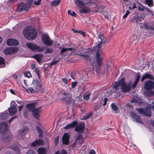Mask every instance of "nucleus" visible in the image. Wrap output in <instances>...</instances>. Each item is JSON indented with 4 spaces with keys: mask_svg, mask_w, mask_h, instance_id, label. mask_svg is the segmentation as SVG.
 <instances>
[{
    "mask_svg": "<svg viewBox=\"0 0 154 154\" xmlns=\"http://www.w3.org/2000/svg\"><path fill=\"white\" fill-rule=\"evenodd\" d=\"M23 34L25 37L29 40H33L37 36V32L34 27L29 26L26 27L23 30Z\"/></svg>",
    "mask_w": 154,
    "mask_h": 154,
    "instance_id": "obj_1",
    "label": "nucleus"
},
{
    "mask_svg": "<svg viewBox=\"0 0 154 154\" xmlns=\"http://www.w3.org/2000/svg\"><path fill=\"white\" fill-rule=\"evenodd\" d=\"M152 103L153 105H149V107L148 106L144 109L137 108L136 109V110L138 113L140 114H143L146 116L150 117L152 114L151 109L154 111V103L152 102Z\"/></svg>",
    "mask_w": 154,
    "mask_h": 154,
    "instance_id": "obj_2",
    "label": "nucleus"
},
{
    "mask_svg": "<svg viewBox=\"0 0 154 154\" xmlns=\"http://www.w3.org/2000/svg\"><path fill=\"white\" fill-rule=\"evenodd\" d=\"M94 53L96 55V59L97 64L101 66L102 65V60L103 57V52L100 49H97V50L94 51Z\"/></svg>",
    "mask_w": 154,
    "mask_h": 154,
    "instance_id": "obj_3",
    "label": "nucleus"
},
{
    "mask_svg": "<svg viewBox=\"0 0 154 154\" xmlns=\"http://www.w3.org/2000/svg\"><path fill=\"white\" fill-rule=\"evenodd\" d=\"M42 40L44 44L47 46H51L53 43L52 40L47 34H44L42 35Z\"/></svg>",
    "mask_w": 154,
    "mask_h": 154,
    "instance_id": "obj_4",
    "label": "nucleus"
},
{
    "mask_svg": "<svg viewBox=\"0 0 154 154\" xmlns=\"http://www.w3.org/2000/svg\"><path fill=\"white\" fill-rule=\"evenodd\" d=\"M83 139L81 134H79L76 137L75 141L72 145L71 146L73 148L80 147L82 144Z\"/></svg>",
    "mask_w": 154,
    "mask_h": 154,
    "instance_id": "obj_5",
    "label": "nucleus"
},
{
    "mask_svg": "<svg viewBox=\"0 0 154 154\" xmlns=\"http://www.w3.org/2000/svg\"><path fill=\"white\" fill-rule=\"evenodd\" d=\"M131 81H130L127 83H125L124 82L121 87L122 91L124 93L129 91L131 89Z\"/></svg>",
    "mask_w": 154,
    "mask_h": 154,
    "instance_id": "obj_6",
    "label": "nucleus"
},
{
    "mask_svg": "<svg viewBox=\"0 0 154 154\" xmlns=\"http://www.w3.org/2000/svg\"><path fill=\"white\" fill-rule=\"evenodd\" d=\"M154 87V82L149 80L146 81L144 86V88L146 90H150Z\"/></svg>",
    "mask_w": 154,
    "mask_h": 154,
    "instance_id": "obj_7",
    "label": "nucleus"
},
{
    "mask_svg": "<svg viewBox=\"0 0 154 154\" xmlns=\"http://www.w3.org/2000/svg\"><path fill=\"white\" fill-rule=\"evenodd\" d=\"M29 7L27 6L26 5L23 3L19 4L17 6V11L21 12L24 10L27 11L29 9Z\"/></svg>",
    "mask_w": 154,
    "mask_h": 154,
    "instance_id": "obj_8",
    "label": "nucleus"
},
{
    "mask_svg": "<svg viewBox=\"0 0 154 154\" xmlns=\"http://www.w3.org/2000/svg\"><path fill=\"white\" fill-rule=\"evenodd\" d=\"M32 51L42 52L44 54L47 53H51L53 52L52 49H46V51L45 50V49H30Z\"/></svg>",
    "mask_w": 154,
    "mask_h": 154,
    "instance_id": "obj_9",
    "label": "nucleus"
},
{
    "mask_svg": "<svg viewBox=\"0 0 154 154\" xmlns=\"http://www.w3.org/2000/svg\"><path fill=\"white\" fill-rule=\"evenodd\" d=\"M74 130L79 133L83 132L85 128V125L84 123L81 122L79 125L76 126Z\"/></svg>",
    "mask_w": 154,
    "mask_h": 154,
    "instance_id": "obj_10",
    "label": "nucleus"
},
{
    "mask_svg": "<svg viewBox=\"0 0 154 154\" xmlns=\"http://www.w3.org/2000/svg\"><path fill=\"white\" fill-rule=\"evenodd\" d=\"M98 41L100 40V42H99L98 44L97 45V46L95 48H100L102 47L100 45L102 44H104L105 42V40L104 39V37L103 36V34H101L100 33H98Z\"/></svg>",
    "mask_w": 154,
    "mask_h": 154,
    "instance_id": "obj_11",
    "label": "nucleus"
},
{
    "mask_svg": "<svg viewBox=\"0 0 154 154\" xmlns=\"http://www.w3.org/2000/svg\"><path fill=\"white\" fill-rule=\"evenodd\" d=\"M8 129V125L5 122L0 123V133L4 134L7 131Z\"/></svg>",
    "mask_w": 154,
    "mask_h": 154,
    "instance_id": "obj_12",
    "label": "nucleus"
},
{
    "mask_svg": "<svg viewBox=\"0 0 154 154\" xmlns=\"http://www.w3.org/2000/svg\"><path fill=\"white\" fill-rule=\"evenodd\" d=\"M125 81V78H122L118 81L115 82V84L113 86V88L115 90H117L119 89L120 86H122Z\"/></svg>",
    "mask_w": 154,
    "mask_h": 154,
    "instance_id": "obj_13",
    "label": "nucleus"
},
{
    "mask_svg": "<svg viewBox=\"0 0 154 154\" xmlns=\"http://www.w3.org/2000/svg\"><path fill=\"white\" fill-rule=\"evenodd\" d=\"M32 86L36 91L39 90L41 87V85L40 83L37 79L33 80L32 83Z\"/></svg>",
    "mask_w": 154,
    "mask_h": 154,
    "instance_id": "obj_14",
    "label": "nucleus"
},
{
    "mask_svg": "<svg viewBox=\"0 0 154 154\" xmlns=\"http://www.w3.org/2000/svg\"><path fill=\"white\" fill-rule=\"evenodd\" d=\"M6 43L8 46H16L19 44V43L17 40L13 39H8Z\"/></svg>",
    "mask_w": 154,
    "mask_h": 154,
    "instance_id": "obj_15",
    "label": "nucleus"
},
{
    "mask_svg": "<svg viewBox=\"0 0 154 154\" xmlns=\"http://www.w3.org/2000/svg\"><path fill=\"white\" fill-rule=\"evenodd\" d=\"M144 20L143 17L140 16H138L136 15L134 16L133 18L130 20L132 23H139V22H141Z\"/></svg>",
    "mask_w": 154,
    "mask_h": 154,
    "instance_id": "obj_16",
    "label": "nucleus"
},
{
    "mask_svg": "<svg viewBox=\"0 0 154 154\" xmlns=\"http://www.w3.org/2000/svg\"><path fill=\"white\" fill-rule=\"evenodd\" d=\"M41 111V108L40 107L35 109L32 111V115L35 119H38L40 117L39 114Z\"/></svg>",
    "mask_w": 154,
    "mask_h": 154,
    "instance_id": "obj_17",
    "label": "nucleus"
},
{
    "mask_svg": "<svg viewBox=\"0 0 154 154\" xmlns=\"http://www.w3.org/2000/svg\"><path fill=\"white\" fill-rule=\"evenodd\" d=\"M18 51V49H5L4 53L5 55H9L14 54Z\"/></svg>",
    "mask_w": 154,
    "mask_h": 154,
    "instance_id": "obj_18",
    "label": "nucleus"
},
{
    "mask_svg": "<svg viewBox=\"0 0 154 154\" xmlns=\"http://www.w3.org/2000/svg\"><path fill=\"white\" fill-rule=\"evenodd\" d=\"M28 130V128L25 127L24 130H23L20 132L18 134L19 139L20 140H22L24 138L26 134V132Z\"/></svg>",
    "mask_w": 154,
    "mask_h": 154,
    "instance_id": "obj_19",
    "label": "nucleus"
},
{
    "mask_svg": "<svg viewBox=\"0 0 154 154\" xmlns=\"http://www.w3.org/2000/svg\"><path fill=\"white\" fill-rule=\"evenodd\" d=\"M69 139V136L67 133H65L62 137V141L63 143L66 145L68 144Z\"/></svg>",
    "mask_w": 154,
    "mask_h": 154,
    "instance_id": "obj_20",
    "label": "nucleus"
},
{
    "mask_svg": "<svg viewBox=\"0 0 154 154\" xmlns=\"http://www.w3.org/2000/svg\"><path fill=\"white\" fill-rule=\"evenodd\" d=\"M130 115L133 118L134 120L139 123H142L140 119V116H139L132 112H131L130 113Z\"/></svg>",
    "mask_w": 154,
    "mask_h": 154,
    "instance_id": "obj_21",
    "label": "nucleus"
},
{
    "mask_svg": "<svg viewBox=\"0 0 154 154\" xmlns=\"http://www.w3.org/2000/svg\"><path fill=\"white\" fill-rule=\"evenodd\" d=\"M78 124L76 121H73L70 124L66 125L64 128V129H68L73 128Z\"/></svg>",
    "mask_w": 154,
    "mask_h": 154,
    "instance_id": "obj_22",
    "label": "nucleus"
},
{
    "mask_svg": "<svg viewBox=\"0 0 154 154\" xmlns=\"http://www.w3.org/2000/svg\"><path fill=\"white\" fill-rule=\"evenodd\" d=\"M44 143V142L42 139H39L32 142L31 144V146H35L37 145H43Z\"/></svg>",
    "mask_w": 154,
    "mask_h": 154,
    "instance_id": "obj_23",
    "label": "nucleus"
},
{
    "mask_svg": "<svg viewBox=\"0 0 154 154\" xmlns=\"http://www.w3.org/2000/svg\"><path fill=\"white\" fill-rule=\"evenodd\" d=\"M9 113L11 116H13L17 112V109L15 105H13L9 109Z\"/></svg>",
    "mask_w": 154,
    "mask_h": 154,
    "instance_id": "obj_24",
    "label": "nucleus"
},
{
    "mask_svg": "<svg viewBox=\"0 0 154 154\" xmlns=\"http://www.w3.org/2000/svg\"><path fill=\"white\" fill-rule=\"evenodd\" d=\"M74 1L75 4L79 8H81L88 3V2H84L82 0H74Z\"/></svg>",
    "mask_w": 154,
    "mask_h": 154,
    "instance_id": "obj_25",
    "label": "nucleus"
},
{
    "mask_svg": "<svg viewBox=\"0 0 154 154\" xmlns=\"http://www.w3.org/2000/svg\"><path fill=\"white\" fill-rule=\"evenodd\" d=\"M148 78L151 80L154 79L153 77L148 72L143 75L141 79V81L142 82L146 79Z\"/></svg>",
    "mask_w": 154,
    "mask_h": 154,
    "instance_id": "obj_26",
    "label": "nucleus"
},
{
    "mask_svg": "<svg viewBox=\"0 0 154 154\" xmlns=\"http://www.w3.org/2000/svg\"><path fill=\"white\" fill-rule=\"evenodd\" d=\"M43 56V54H39L33 55L32 57L35 59L38 63H40Z\"/></svg>",
    "mask_w": 154,
    "mask_h": 154,
    "instance_id": "obj_27",
    "label": "nucleus"
},
{
    "mask_svg": "<svg viewBox=\"0 0 154 154\" xmlns=\"http://www.w3.org/2000/svg\"><path fill=\"white\" fill-rule=\"evenodd\" d=\"M26 110L27 111L32 112V111L35 109H34L35 104L32 103L27 104L26 105Z\"/></svg>",
    "mask_w": 154,
    "mask_h": 154,
    "instance_id": "obj_28",
    "label": "nucleus"
},
{
    "mask_svg": "<svg viewBox=\"0 0 154 154\" xmlns=\"http://www.w3.org/2000/svg\"><path fill=\"white\" fill-rule=\"evenodd\" d=\"M90 11V8L88 7H85L79 11L80 13H89Z\"/></svg>",
    "mask_w": 154,
    "mask_h": 154,
    "instance_id": "obj_29",
    "label": "nucleus"
},
{
    "mask_svg": "<svg viewBox=\"0 0 154 154\" xmlns=\"http://www.w3.org/2000/svg\"><path fill=\"white\" fill-rule=\"evenodd\" d=\"M140 78V75L139 74H138L137 76L136 79L134 82L133 84L132 85L131 87L132 89H134L136 87V85L138 84Z\"/></svg>",
    "mask_w": 154,
    "mask_h": 154,
    "instance_id": "obj_30",
    "label": "nucleus"
},
{
    "mask_svg": "<svg viewBox=\"0 0 154 154\" xmlns=\"http://www.w3.org/2000/svg\"><path fill=\"white\" fill-rule=\"evenodd\" d=\"M26 45L28 48H39L35 44L31 42L26 43Z\"/></svg>",
    "mask_w": 154,
    "mask_h": 154,
    "instance_id": "obj_31",
    "label": "nucleus"
},
{
    "mask_svg": "<svg viewBox=\"0 0 154 154\" xmlns=\"http://www.w3.org/2000/svg\"><path fill=\"white\" fill-rule=\"evenodd\" d=\"M146 90H147L145 92L146 95L149 97L152 96L154 95V93L152 90H151V89Z\"/></svg>",
    "mask_w": 154,
    "mask_h": 154,
    "instance_id": "obj_32",
    "label": "nucleus"
},
{
    "mask_svg": "<svg viewBox=\"0 0 154 154\" xmlns=\"http://www.w3.org/2000/svg\"><path fill=\"white\" fill-rule=\"evenodd\" d=\"M38 154H46V150L45 148H38L37 149Z\"/></svg>",
    "mask_w": 154,
    "mask_h": 154,
    "instance_id": "obj_33",
    "label": "nucleus"
},
{
    "mask_svg": "<svg viewBox=\"0 0 154 154\" xmlns=\"http://www.w3.org/2000/svg\"><path fill=\"white\" fill-rule=\"evenodd\" d=\"M60 2V0H55L52 2L51 4V7L55 6L58 5Z\"/></svg>",
    "mask_w": 154,
    "mask_h": 154,
    "instance_id": "obj_34",
    "label": "nucleus"
},
{
    "mask_svg": "<svg viewBox=\"0 0 154 154\" xmlns=\"http://www.w3.org/2000/svg\"><path fill=\"white\" fill-rule=\"evenodd\" d=\"M111 108L112 110L114 111L115 113L117 112L118 108L114 103H112L111 105Z\"/></svg>",
    "mask_w": 154,
    "mask_h": 154,
    "instance_id": "obj_35",
    "label": "nucleus"
},
{
    "mask_svg": "<svg viewBox=\"0 0 154 154\" xmlns=\"http://www.w3.org/2000/svg\"><path fill=\"white\" fill-rule=\"evenodd\" d=\"M36 130L38 131L39 134L38 136L40 137H43V132L42 131L38 126H36Z\"/></svg>",
    "mask_w": 154,
    "mask_h": 154,
    "instance_id": "obj_36",
    "label": "nucleus"
},
{
    "mask_svg": "<svg viewBox=\"0 0 154 154\" xmlns=\"http://www.w3.org/2000/svg\"><path fill=\"white\" fill-rule=\"evenodd\" d=\"M91 93L89 92L86 93L83 96V98L85 100H88L89 99Z\"/></svg>",
    "mask_w": 154,
    "mask_h": 154,
    "instance_id": "obj_37",
    "label": "nucleus"
},
{
    "mask_svg": "<svg viewBox=\"0 0 154 154\" xmlns=\"http://www.w3.org/2000/svg\"><path fill=\"white\" fill-rule=\"evenodd\" d=\"M26 91L28 93L30 92L31 93H34L37 92L35 90H34L32 88H29L28 89H26Z\"/></svg>",
    "mask_w": 154,
    "mask_h": 154,
    "instance_id": "obj_38",
    "label": "nucleus"
},
{
    "mask_svg": "<svg viewBox=\"0 0 154 154\" xmlns=\"http://www.w3.org/2000/svg\"><path fill=\"white\" fill-rule=\"evenodd\" d=\"M145 4L149 6H153L152 0H145Z\"/></svg>",
    "mask_w": 154,
    "mask_h": 154,
    "instance_id": "obj_39",
    "label": "nucleus"
},
{
    "mask_svg": "<svg viewBox=\"0 0 154 154\" xmlns=\"http://www.w3.org/2000/svg\"><path fill=\"white\" fill-rule=\"evenodd\" d=\"M7 118V114L5 113H2L0 115V119L2 120H5Z\"/></svg>",
    "mask_w": 154,
    "mask_h": 154,
    "instance_id": "obj_40",
    "label": "nucleus"
},
{
    "mask_svg": "<svg viewBox=\"0 0 154 154\" xmlns=\"http://www.w3.org/2000/svg\"><path fill=\"white\" fill-rule=\"evenodd\" d=\"M72 49H62L61 50V54L64 56H65L66 55L64 54L65 52L67 51L68 50L72 51Z\"/></svg>",
    "mask_w": 154,
    "mask_h": 154,
    "instance_id": "obj_41",
    "label": "nucleus"
},
{
    "mask_svg": "<svg viewBox=\"0 0 154 154\" xmlns=\"http://www.w3.org/2000/svg\"><path fill=\"white\" fill-rule=\"evenodd\" d=\"M59 60H52L49 63V66H52L55 65L59 61Z\"/></svg>",
    "mask_w": 154,
    "mask_h": 154,
    "instance_id": "obj_42",
    "label": "nucleus"
},
{
    "mask_svg": "<svg viewBox=\"0 0 154 154\" xmlns=\"http://www.w3.org/2000/svg\"><path fill=\"white\" fill-rule=\"evenodd\" d=\"M23 74L25 76L27 77L28 78L31 77V76L30 73L28 71L24 72Z\"/></svg>",
    "mask_w": 154,
    "mask_h": 154,
    "instance_id": "obj_43",
    "label": "nucleus"
},
{
    "mask_svg": "<svg viewBox=\"0 0 154 154\" xmlns=\"http://www.w3.org/2000/svg\"><path fill=\"white\" fill-rule=\"evenodd\" d=\"M92 115V113H88L87 115L84 116L83 118V119L84 120L90 118Z\"/></svg>",
    "mask_w": 154,
    "mask_h": 154,
    "instance_id": "obj_44",
    "label": "nucleus"
},
{
    "mask_svg": "<svg viewBox=\"0 0 154 154\" xmlns=\"http://www.w3.org/2000/svg\"><path fill=\"white\" fill-rule=\"evenodd\" d=\"M86 53L85 54H82L80 53V54H79L80 56H82L84 57H88V54H90V53L88 51H86Z\"/></svg>",
    "mask_w": 154,
    "mask_h": 154,
    "instance_id": "obj_45",
    "label": "nucleus"
},
{
    "mask_svg": "<svg viewBox=\"0 0 154 154\" xmlns=\"http://www.w3.org/2000/svg\"><path fill=\"white\" fill-rule=\"evenodd\" d=\"M68 14L72 16H74L75 17H76L75 13L74 11H73L72 13H71V11L70 10H69L68 11Z\"/></svg>",
    "mask_w": 154,
    "mask_h": 154,
    "instance_id": "obj_46",
    "label": "nucleus"
},
{
    "mask_svg": "<svg viewBox=\"0 0 154 154\" xmlns=\"http://www.w3.org/2000/svg\"><path fill=\"white\" fill-rule=\"evenodd\" d=\"M29 111H27V110H24L23 111V115L24 117L26 118L28 116V112Z\"/></svg>",
    "mask_w": 154,
    "mask_h": 154,
    "instance_id": "obj_47",
    "label": "nucleus"
},
{
    "mask_svg": "<svg viewBox=\"0 0 154 154\" xmlns=\"http://www.w3.org/2000/svg\"><path fill=\"white\" fill-rule=\"evenodd\" d=\"M59 137L57 136L54 138V141L55 145H57L58 143Z\"/></svg>",
    "mask_w": 154,
    "mask_h": 154,
    "instance_id": "obj_48",
    "label": "nucleus"
},
{
    "mask_svg": "<svg viewBox=\"0 0 154 154\" xmlns=\"http://www.w3.org/2000/svg\"><path fill=\"white\" fill-rule=\"evenodd\" d=\"M55 154H67L66 151L64 150H63L60 153L59 151H57Z\"/></svg>",
    "mask_w": 154,
    "mask_h": 154,
    "instance_id": "obj_49",
    "label": "nucleus"
},
{
    "mask_svg": "<svg viewBox=\"0 0 154 154\" xmlns=\"http://www.w3.org/2000/svg\"><path fill=\"white\" fill-rule=\"evenodd\" d=\"M78 33H79L80 34L82 35L84 37L86 36L85 33L84 32L82 31L78 30Z\"/></svg>",
    "mask_w": 154,
    "mask_h": 154,
    "instance_id": "obj_50",
    "label": "nucleus"
},
{
    "mask_svg": "<svg viewBox=\"0 0 154 154\" xmlns=\"http://www.w3.org/2000/svg\"><path fill=\"white\" fill-rule=\"evenodd\" d=\"M4 59L2 57H0V65L4 64Z\"/></svg>",
    "mask_w": 154,
    "mask_h": 154,
    "instance_id": "obj_51",
    "label": "nucleus"
},
{
    "mask_svg": "<svg viewBox=\"0 0 154 154\" xmlns=\"http://www.w3.org/2000/svg\"><path fill=\"white\" fill-rule=\"evenodd\" d=\"M138 8L139 11H143L145 9V7L142 5H141V6H138Z\"/></svg>",
    "mask_w": 154,
    "mask_h": 154,
    "instance_id": "obj_52",
    "label": "nucleus"
},
{
    "mask_svg": "<svg viewBox=\"0 0 154 154\" xmlns=\"http://www.w3.org/2000/svg\"><path fill=\"white\" fill-rule=\"evenodd\" d=\"M130 13V12L128 11L127 10L125 14L123 15V18L125 19L127 17L128 15Z\"/></svg>",
    "mask_w": 154,
    "mask_h": 154,
    "instance_id": "obj_53",
    "label": "nucleus"
},
{
    "mask_svg": "<svg viewBox=\"0 0 154 154\" xmlns=\"http://www.w3.org/2000/svg\"><path fill=\"white\" fill-rule=\"evenodd\" d=\"M77 82H72L71 84V87L72 88H74L77 85Z\"/></svg>",
    "mask_w": 154,
    "mask_h": 154,
    "instance_id": "obj_54",
    "label": "nucleus"
},
{
    "mask_svg": "<svg viewBox=\"0 0 154 154\" xmlns=\"http://www.w3.org/2000/svg\"><path fill=\"white\" fill-rule=\"evenodd\" d=\"M62 80L63 82L66 84H67L68 83V80L66 78H62Z\"/></svg>",
    "mask_w": 154,
    "mask_h": 154,
    "instance_id": "obj_55",
    "label": "nucleus"
},
{
    "mask_svg": "<svg viewBox=\"0 0 154 154\" xmlns=\"http://www.w3.org/2000/svg\"><path fill=\"white\" fill-rule=\"evenodd\" d=\"M26 154H35V153L32 150L30 149L27 152Z\"/></svg>",
    "mask_w": 154,
    "mask_h": 154,
    "instance_id": "obj_56",
    "label": "nucleus"
},
{
    "mask_svg": "<svg viewBox=\"0 0 154 154\" xmlns=\"http://www.w3.org/2000/svg\"><path fill=\"white\" fill-rule=\"evenodd\" d=\"M41 1V0H38L37 2L35 1L34 4L35 5H38L40 4Z\"/></svg>",
    "mask_w": 154,
    "mask_h": 154,
    "instance_id": "obj_57",
    "label": "nucleus"
},
{
    "mask_svg": "<svg viewBox=\"0 0 154 154\" xmlns=\"http://www.w3.org/2000/svg\"><path fill=\"white\" fill-rule=\"evenodd\" d=\"M107 100L108 99L106 98H104V103L103 104V106H104L106 105Z\"/></svg>",
    "mask_w": 154,
    "mask_h": 154,
    "instance_id": "obj_58",
    "label": "nucleus"
},
{
    "mask_svg": "<svg viewBox=\"0 0 154 154\" xmlns=\"http://www.w3.org/2000/svg\"><path fill=\"white\" fill-rule=\"evenodd\" d=\"M89 154H96L95 151L93 149H92L91 150V151L89 152Z\"/></svg>",
    "mask_w": 154,
    "mask_h": 154,
    "instance_id": "obj_59",
    "label": "nucleus"
},
{
    "mask_svg": "<svg viewBox=\"0 0 154 154\" xmlns=\"http://www.w3.org/2000/svg\"><path fill=\"white\" fill-rule=\"evenodd\" d=\"M61 93L63 95H68L69 94L68 93L66 92L63 91H62Z\"/></svg>",
    "mask_w": 154,
    "mask_h": 154,
    "instance_id": "obj_60",
    "label": "nucleus"
},
{
    "mask_svg": "<svg viewBox=\"0 0 154 154\" xmlns=\"http://www.w3.org/2000/svg\"><path fill=\"white\" fill-rule=\"evenodd\" d=\"M35 72L36 73V74L38 76H39V71L38 70V68H36L35 69Z\"/></svg>",
    "mask_w": 154,
    "mask_h": 154,
    "instance_id": "obj_61",
    "label": "nucleus"
},
{
    "mask_svg": "<svg viewBox=\"0 0 154 154\" xmlns=\"http://www.w3.org/2000/svg\"><path fill=\"white\" fill-rule=\"evenodd\" d=\"M145 27L148 29H154V28L153 27H151V26H145Z\"/></svg>",
    "mask_w": 154,
    "mask_h": 154,
    "instance_id": "obj_62",
    "label": "nucleus"
},
{
    "mask_svg": "<svg viewBox=\"0 0 154 154\" xmlns=\"http://www.w3.org/2000/svg\"><path fill=\"white\" fill-rule=\"evenodd\" d=\"M137 102L136 100L134 98H133L132 100H131V103H135Z\"/></svg>",
    "mask_w": 154,
    "mask_h": 154,
    "instance_id": "obj_63",
    "label": "nucleus"
},
{
    "mask_svg": "<svg viewBox=\"0 0 154 154\" xmlns=\"http://www.w3.org/2000/svg\"><path fill=\"white\" fill-rule=\"evenodd\" d=\"M33 0H28V4L30 5L32 2H33Z\"/></svg>",
    "mask_w": 154,
    "mask_h": 154,
    "instance_id": "obj_64",
    "label": "nucleus"
}]
</instances>
